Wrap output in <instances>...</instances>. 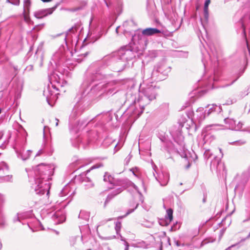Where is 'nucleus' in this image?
<instances>
[{
  "label": "nucleus",
  "instance_id": "f257e3e1",
  "mask_svg": "<svg viewBox=\"0 0 250 250\" xmlns=\"http://www.w3.org/2000/svg\"><path fill=\"white\" fill-rule=\"evenodd\" d=\"M104 181L105 182H109L113 185L114 187L111 188L114 189L112 192L109 194L106 198L105 202V204L110 201L114 197L117 195L121 192H122L125 188H132L136 191L137 194L135 196V198L132 199V202L130 203V207L126 215H128L129 213L132 212L138 206L139 202L137 200V198L141 197V194L139 192L137 187L130 181H125V180H117L114 182L113 177L109 173L106 172L104 176Z\"/></svg>",
  "mask_w": 250,
  "mask_h": 250
},
{
  "label": "nucleus",
  "instance_id": "f03ea898",
  "mask_svg": "<svg viewBox=\"0 0 250 250\" xmlns=\"http://www.w3.org/2000/svg\"><path fill=\"white\" fill-rule=\"evenodd\" d=\"M53 168L49 166L39 165L35 170V190L37 194H43L49 192L50 184L48 181L51 179Z\"/></svg>",
  "mask_w": 250,
  "mask_h": 250
},
{
  "label": "nucleus",
  "instance_id": "7ed1b4c3",
  "mask_svg": "<svg viewBox=\"0 0 250 250\" xmlns=\"http://www.w3.org/2000/svg\"><path fill=\"white\" fill-rule=\"evenodd\" d=\"M143 93L145 96L151 101L156 98V92L155 87L152 86L146 88L143 90Z\"/></svg>",
  "mask_w": 250,
  "mask_h": 250
},
{
  "label": "nucleus",
  "instance_id": "20e7f679",
  "mask_svg": "<svg viewBox=\"0 0 250 250\" xmlns=\"http://www.w3.org/2000/svg\"><path fill=\"white\" fill-rule=\"evenodd\" d=\"M52 219L56 224L63 222L65 219V216L63 210H59L56 211L52 215Z\"/></svg>",
  "mask_w": 250,
  "mask_h": 250
},
{
  "label": "nucleus",
  "instance_id": "39448f33",
  "mask_svg": "<svg viewBox=\"0 0 250 250\" xmlns=\"http://www.w3.org/2000/svg\"><path fill=\"white\" fill-rule=\"evenodd\" d=\"M55 7L42 9L34 12V16L37 19H42L53 13Z\"/></svg>",
  "mask_w": 250,
  "mask_h": 250
},
{
  "label": "nucleus",
  "instance_id": "423d86ee",
  "mask_svg": "<svg viewBox=\"0 0 250 250\" xmlns=\"http://www.w3.org/2000/svg\"><path fill=\"white\" fill-rule=\"evenodd\" d=\"M119 56L122 61H130L131 59L134 57V55L132 51L129 50H121L119 52Z\"/></svg>",
  "mask_w": 250,
  "mask_h": 250
},
{
  "label": "nucleus",
  "instance_id": "0eeeda50",
  "mask_svg": "<svg viewBox=\"0 0 250 250\" xmlns=\"http://www.w3.org/2000/svg\"><path fill=\"white\" fill-rule=\"evenodd\" d=\"M224 121L226 124L229 125V127L230 129L233 130H239L242 128L243 125L242 123L240 122L238 123V124L237 125H236L235 121L233 119H230L229 118L225 119Z\"/></svg>",
  "mask_w": 250,
  "mask_h": 250
},
{
  "label": "nucleus",
  "instance_id": "6e6552de",
  "mask_svg": "<svg viewBox=\"0 0 250 250\" xmlns=\"http://www.w3.org/2000/svg\"><path fill=\"white\" fill-rule=\"evenodd\" d=\"M164 67L165 66L164 65H160L157 70L153 72L152 75L153 77H157L158 80L164 79L165 76L166 75V72L162 71Z\"/></svg>",
  "mask_w": 250,
  "mask_h": 250
},
{
  "label": "nucleus",
  "instance_id": "1a4fd4ad",
  "mask_svg": "<svg viewBox=\"0 0 250 250\" xmlns=\"http://www.w3.org/2000/svg\"><path fill=\"white\" fill-rule=\"evenodd\" d=\"M155 178L157 181L162 186H165L167 185L169 180V176L167 173H159L158 176L155 177Z\"/></svg>",
  "mask_w": 250,
  "mask_h": 250
},
{
  "label": "nucleus",
  "instance_id": "9d476101",
  "mask_svg": "<svg viewBox=\"0 0 250 250\" xmlns=\"http://www.w3.org/2000/svg\"><path fill=\"white\" fill-rule=\"evenodd\" d=\"M18 157L21 158L23 160H26L28 159L31 154V151L30 150H25L24 149L21 148L20 150H16Z\"/></svg>",
  "mask_w": 250,
  "mask_h": 250
},
{
  "label": "nucleus",
  "instance_id": "9b49d317",
  "mask_svg": "<svg viewBox=\"0 0 250 250\" xmlns=\"http://www.w3.org/2000/svg\"><path fill=\"white\" fill-rule=\"evenodd\" d=\"M206 113L204 112V108H198L195 112L193 113V117L199 120V121H202L205 118Z\"/></svg>",
  "mask_w": 250,
  "mask_h": 250
},
{
  "label": "nucleus",
  "instance_id": "f8f14e48",
  "mask_svg": "<svg viewBox=\"0 0 250 250\" xmlns=\"http://www.w3.org/2000/svg\"><path fill=\"white\" fill-rule=\"evenodd\" d=\"M44 94L46 96V100L49 104H50V101L56 100L57 98V95L58 93L53 94L50 90V88H48L47 91H44Z\"/></svg>",
  "mask_w": 250,
  "mask_h": 250
},
{
  "label": "nucleus",
  "instance_id": "ddd939ff",
  "mask_svg": "<svg viewBox=\"0 0 250 250\" xmlns=\"http://www.w3.org/2000/svg\"><path fill=\"white\" fill-rule=\"evenodd\" d=\"M160 33H161L160 30L154 28H147L143 30L142 31V34L146 36H152Z\"/></svg>",
  "mask_w": 250,
  "mask_h": 250
},
{
  "label": "nucleus",
  "instance_id": "4468645a",
  "mask_svg": "<svg viewBox=\"0 0 250 250\" xmlns=\"http://www.w3.org/2000/svg\"><path fill=\"white\" fill-rule=\"evenodd\" d=\"M173 210L171 208H169L167 210V214L166 215V221L167 225L169 224L173 219Z\"/></svg>",
  "mask_w": 250,
  "mask_h": 250
},
{
  "label": "nucleus",
  "instance_id": "2eb2a0df",
  "mask_svg": "<svg viewBox=\"0 0 250 250\" xmlns=\"http://www.w3.org/2000/svg\"><path fill=\"white\" fill-rule=\"evenodd\" d=\"M49 79L51 81L56 82L57 83H60L61 80L60 76L54 71L49 75Z\"/></svg>",
  "mask_w": 250,
  "mask_h": 250
},
{
  "label": "nucleus",
  "instance_id": "dca6fc26",
  "mask_svg": "<svg viewBox=\"0 0 250 250\" xmlns=\"http://www.w3.org/2000/svg\"><path fill=\"white\" fill-rule=\"evenodd\" d=\"M208 107H209L208 112V115H209L213 111H216L220 112L222 110L220 106H217L216 104L208 105Z\"/></svg>",
  "mask_w": 250,
  "mask_h": 250
},
{
  "label": "nucleus",
  "instance_id": "f3484780",
  "mask_svg": "<svg viewBox=\"0 0 250 250\" xmlns=\"http://www.w3.org/2000/svg\"><path fill=\"white\" fill-rule=\"evenodd\" d=\"M90 217V213L85 210H81L79 215V218L85 221L88 220Z\"/></svg>",
  "mask_w": 250,
  "mask_h": 250
},
{
  "label": "nucleus",
  "instance_id": "a211bd4d",
  "mask_svg": "<svg viewBox=\"0 0 250 250\" xmlns=\"http://www.w3.org/2000/svg\"><path fill=\"white\" fill-rule=\"evenodd\" d=\"M29 12H28L26 10H24L23 13L24 21L29 24H33L34 22L30 19L29 16Z\"/></svg>",
  "mask_w": 250,
  "mask_h": 250
},
{
  "label": "nucleus",
  "instance_id": "6ab92c4d",
  "mask_svg": "<svg viewBox=\"0 0 250 250\" xmlns=\"http://www.w3.org/2000/svg\"><path fill=\"white\" fill-rule=\"evenodd\" d=\"M250 238V232L249 233V234H248V235L247 236V237L246 238H242L239 242H238L237 243H236L235 244L231 245L226 250H230L231 248L236 246V245H237L241 242H244L246 239H249Z\"/></svg>",
  "mask_w": 250,
  "mask_h": 250
},
{
  "label": "nucleus",
  "instance_id": "aec40b11",
  "mask_svg": "<svg viewBox=\"0 0 250 250\" xmlns=\"http://www.w3.org/2000/svg\"><path fill=\"white\" fill-rule=\"evenodd\" d=\"M30 6V0H24V10H26L28 12H29Z\"/></svg>",
  "mask_w": 250,
  "mask_h": 250
},
{
  "label": "nucleus",
  "instance_id": "412c9836",
  "mask_svg": "<svg viewBox=\"0 0 250 250\" xmlns=\"http://www.w3.org/2000/svg\"><path fill=\"white\" fill-rule=\"evenodd\" d=\"M121 223L120 222H117L115 224V229L116 230L117 234H120L119 232L121 228Z\"/></svg>",
  "mask_w": 250,
  "mask_h": 250
},
{
  "label": "nucleus",
  "instance_id": "4be33fe9",
  "mask_svg": "<svg viewBox=\"0 0 250 250\" xmlns=\"http://www.w3.org/2000/svg\"><path fill=\"white\" fill-rule=\"evenodd\" d=\"M216 164V168L217 169L218 168V167L220 165V160H214L212 161L211 162V164H210V167H211V168H212V167H214L215 166V165Z\"/></svg>",
  "mask_w": 250,
  "mask_h": 250
},
{
  "label": "nucleus",
  "instance_id": "5701e85b",
  "mask_svg": "<svg viewBox=\"0 0 250 250\" xmlns=\"http://www.w3.org/2000/svg\"><path fill=\"white\" fill-rule=\"evenodd\" d=\"M246 141L245 140H239V141L233 142L231 144L234 145L241 146V145H244L245 144H246Z\"/></svg>",
  "mask_w": 250,
  "mask_h": 250
},
{
  "label": "nucleus",
  "instance_id": "b1692460",
  "mask_svg": "<svg viewBox=\"0 0 250 250\" xmlns=\"http://www.w3.org/2000/svg\"><path fill=\"white\" fill-rule=\"evenodd\" d=\"M6 1L15 5H19L20 2V0H6Z\"/></svg>",
  "mask_w": 250,
  "mask_h": 250
},
{
  "label": "nucleus",
  "instance_id": "393cba45",
  "mask_svg": "<svg viewBox=\"0 0 250 250\" xmlns=\"http://www.w3.org/2000/svg\"><path fill=\"white\" fill-rule=\"evenodd\" d=\"M0 167L3 169H8V166L6 163L4 162H2L0 163Z\"/></svg>",
  "mask_w": 250,
  "mask_h": 250
},
{
  "label": "nucleus",
  "instance_id": "a878e982",
  "mask_svg": "<svg viewBox=\"0 0 250 250\" xmlns=\"http://www.w3.org/2000/svg\"><path fill=\"white\" fill-rule=\"evenodd\" d=\"M135 246L136 247H138V248H146V244L144 242L138 243L135 244Z\"/></svg>",
  "mask_w": 250,
  "mask_h": 250
},
{
  "label": "nucleus",
  "instance_id": "bb28decb",
  "mask_svg": "<svg viewBox=\"0 0 250 250\" xmlns=\"http://www.w3.org/2000/svg\"><path fill=\"white\" fill-rule=\"evenodd\" d=\"M100 167V166L99 165H98V164H96L93 166H92V167H91V168L89 169H88L87 170H86L85 171V173L86 174H87L88 172H89L91 170L93 169H95V168H98Z\"/></svg>",
  "mask_w": 250,
  "mask_h": 250
},
{
  "label": "nucleus",
  "instance_id": "cd10ccee",
  "mask_svg": "<svg viewBox=\"0 0 250 250\" xmlns=\"http://www.w3.org/2000/svg\"><path fill=\"white\" fill-rule=\"evenodd\" d=\"M242 27H243V34H244V37L246 40L247 47H248V48H249L248 42V41L246 39V33L245 27H244V25L243 24L242 25Z\"/></svg>",
  "mask_w": 250,
  "mask_h": 250
},
{
  "label": "nucleus",
  "instance_id": "c85d7f7f",
  "mask_svg": "<svg viewBox=\"0 0 250 250\" xmlns=\"http://www.w3.org/2000/svg\"><path fill=\"white\" fill-rule=\"evenodd\" d=\"M4 180L7 182H11L12 180V176L7 175L4 177Z\"/></svg>",
  "mask_w": 250,
  "mask_h": 250
},
{
  "label": "nucleus",
  "instance_id": "c756f323",
  "mask_svg": "<svg viewBox=\"0 0 250 250\" xmlns=\"http://www.w3.org/2000/svg\"><path fill=\"white\" fill-rule=\"evenodd\" d=\"M210 3V0H206L205 4H204V9L208 10V6Z\"/></svg>",
  "mask_w": 250,
  "mask_h": 250
},
{
  "label": "nucleus",
  "instance_id": "7c9ffc66",
  "mask_svg": "<svg viewBox=\"0 0 250 250\" xmlns=\"http://www.w3.org/2000/svg\"><path fill=\"white\" fill-rule=\"evenodd\" d=\"M99 236L101 238V239H104V240H110V239H114L115 238V236H114V235L111 236H108V237H103L100 235H99Z\"/></svg>",
  "mask_w": 250,
  "mask_h": 250
},
{
  "label": "nucleus",
  "instance_id": "2f4dec72",
  "mask_svg": "<svg viewBox=\"0 0 250 250\" xmlns=\"http://www.w3.org/2000/svg\"><path fill=\"white\" fill-rule=\"evenodd\" d=\"M122 146V145H120L119 144H117L115 147H114V150L115 152H117Z\"/></svg>",
  "mask_w": 250,
  "mask_h": 250
},
{
  "label": "nucleus",
  "instance_id": "473e14b6",
  "mask_svg": "<svg viewBox=\"0 0 250 250\" xmlns=\"http://www.w3.org/2000/svg\"><path fill=\"white\" fill-rule=\"evenodd\" d=\"M177 225H178V228H180V225L179 224H178L177 223H176L175 225H174L172 227H171V229L172 230H176V229H177Z\"/></svg>",
  "mask_w": 250,
  "mask_h": 250
},
{
  "label": "nucleus",
  "instance_id": "72a5a7b5",
  "mask_svg": "<svg viewBox=\"0 0 250 250\" xmlns=\"http://www.w3.org/2000/svg\"><path fill=\"white\" fill-rule=\"evenodd\" d=\"M204 11L205 17L206 19L207 20L208 18V10L204 9Z\"/></svg>",
  "mask_w": 250,
  "mask_h": 250
},
{
  "label": "nucleus",
  "instance_id": "f704fd0d",
  "mask_svg": "<svg viewBox=\"0 0 250 250\" xmlns=\"http://www.w3.org/2000/svg\"><path fill=\"white\" fill-rule=\"evenodd\" d=\"M131 170L135 176H138V174L137 173V169L136 168H132Z\"/></svg>",
  "mask_w": 250,
  "mask_h": 250
},
{
  "label": "nucleus",
  "instance_id": "c9c22d12",
  "mask_svg": "<svg viewBox=\"0 0 250 250\" xmlns=\"http://www.w3.org/2000/svg\"><path fill=\"white\" fill-rule=\"evenodd\" d=\"M131 158V156H130V155H128L125 159V161L126 162V164H128Z\"/></svg>",
  "mask_w": 250,
  "mask_h": 250
},
{
  "label": "nucleus",
  "instance_id": "e433bc0d",
  "mask_svg": "<svg viewBox=\"0 0 250 250\" xmlns=\"http://www.w3.org/2000/svg\"><path fill=\"white\" fill-rule=\"evenodd\" d=\"M129 249V245L127 242H125V250H128Z\"/></svg>",
  "mask_w": 250,
  "mask_h": 250
},
{
  "label": "nucleus",
  "instance_id": "4c0bfd02",
  "mask_svg": "<svg viewBox=\"0 0 250 250\" xmlns=\"http://www.w3.org/2000/svg\"><path fill=\"white\" fill-rule=\"evenodd\" d=\"M19 214H18L17 216L15 217V218H14V221H20V217H19Z\"/></svg>",
  "mask_w": 250,
  "mask_h": 250
},
{
  "label": "nucleus",
  "instance_id": "58836bf2",
  "mask_svg": "<svg viewBox=\"0 0 250 250\" xmlns=\"http://www.w3.org/2000/svg\"><path fill=\"white\" fill-rule=\"evenodd\" d=\"M42 153V150H40L38 151V152L36 154V156H39Z\"/></svg>",
  "mask_w": 250,
  "mask_h": 250
},
{
  "label": "nucleus",
  "instance_id": "ea45409f",
  "mask_svg": "<svg viewBox=\"0 0 250 250\" xmlns=\"http://www.w3.org/2000/svg\"><path fill=\"white\" fill-rule=\"evenodd\" d=\"M55 120L56 121V126H58V124H59V120L57 118L55 119Z\"/></svg>",
  "mask_w": 250,
  "mask_h": 250
},
{
  "label": "nucleus",
  "instance_id": "a19ab883",
  "mask_svg": "<svg viewBox=\"0 0 250 250\" xmlns=\"http://www.w3.org/2000/svg\"><path fill=\"white\" fill-rule=\"evenodd\" d=\"M120 238H121V240L122 241H125V242H126V241H125V240H124V237H123L121 234H120Z\"/></svg>",
  "mask_w": 250,
  "mask_h": 250
},
{
  "label": "nucleus",
  "instance_id": "79ce46f5",
  "mask_svg": "<svg viewBox=\"0 0 250 250\" xmlns=\"http://www.w3.org/2000/svg\"><path fill=\"white\" fill-rule=\"evenodd\" d=\"M41 0L44 2H47L51 1L52 0Z\"/></svg>",
  "mask_w": 250,
  "mask_h": 250
},
{
  "label": "nucleus",
  "instance_id": "37998d69",
  "mask_svg": "<svg viewBox=\"0 0 250 250\" xmlns=\"http://www.w3.org/2000/svg\"><path fill=\"white\" fill-rule=\"evenodd\" d=\"M175 244L177 246H179L180 245V243H179V242L178 241H175Z\"/></svg>",
  "mask_w": 250,
  "mask_h": 250
},
{
  "label": "nucleus",
  "instance_id": "c03bdc74",
  "mask_svg": "<svg viewBox=\"0 0 250 250\" xmlns=\"http://www.w3.org/2000/svg\"><path fill=\"white\" fill-rule=\"evenodd\" d=\"M119 26H118V27H117L116 28V32L117 33H118V29H119Z\"/></svg>",
  "mask_w": 250,
  "mask_h": 250
},
{
  "label": "nucleus",
  "instance_id": "a18cd8bd",
  "mask_svg": "<svg viewBox=\"0 0 250 250\" xmlns=\"http://www.w3.org/2000/svg\"><path fill=\"white\" fill-rule=\"evenodd\" d=\"M1 247H2V244H1V242H0V250L1 248Z\"/></svg>",
  "mask_w": 250,
  "mask_h": 250
},
{
  "label": "nucleus",
  "instance_id": "49530a36",
  "mask_svg": "<svg viewBox=\"0 0 250 250\" xmlns=\"http://www.w3.org/2000/svg\"><path fill=\"white\" fill-rule=\"evenodd\" d=\"M208 152V150H206V152H205V153L207 155Z\"/></svg>",
  "mask_w": 250,
  "mask_h": 250
},
{
  "label": "nucleus",
  "instance_id": "de8ad7c7",
  "mask_svg": "<svg viewBox=\"0 0 250 250\" xmlns=\"http://www.w3.org/2000/svg\"><path fill=\"white\" fill-rule=\"evenodd\" d=\"M1 109L0 108V114L1 113Z\"/></svg>",
  "mask_w": 250,
  "mask_h": 250
},
{
  "label": "nucleus",
  "instance_id": "09e8293b",
  "mask_svg": "<svg viewBox=\"0 0 250 250\" xmlns=\"http://www.w3.org/2000/svg\"><path fill=\"white\" fill-rule=\"evenodd\" d=\"M221 150H222L221 149H219V151H220V152H221Z\"/></svg>",
  "mask_w": 250,
  "mask_h": 250
},
{
  "label": "nucleus",
  "instance_id": "8fccbe9b",
  "mask_svg": "<svg viewBox=\"0 0 250 250\" xmlns=\"http://www.w3.org/2000/svg\"><path fill=\"white\" fill-rule=\"evenodd\" d=\"M235 81H233L232 82H231V84L233 83Z\"/></svg>",
  "mask_w": 250,
  "mask_h": 250
},
{
  "label": "nucleus",
  "instance_id": "3c124183",
  "mask_svg": "<svg viewBox=\"0 0 250 250\" xmlns=\"http://www.w3.org/2000/svg\"><path fill=\"white\" fill-rule=\"evenodd\" d=\"M250 132V130H248Z\"/></svg>",
  "mask_w": 250,
  "mask_h": 250
}]
</instances>
